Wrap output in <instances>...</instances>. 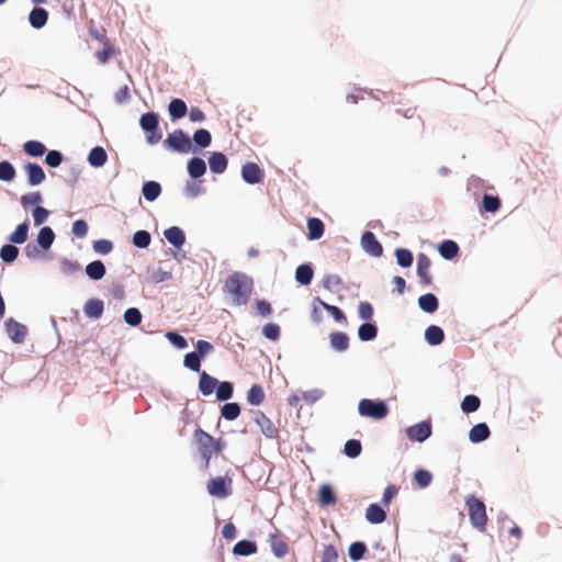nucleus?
<instances>
[{"label": "nucleus", "instance_id": "1", "mask_svg": "<svg viewBox=\"0 0 562 562\" xmlns=\"http://www.w3.org/2000/svg\"><path fill=\"white\" fill-rule=\"evenodd\" d=\"M223 291L232 297L235 305H246L254 291V281L246 273L236 271L227 277Z\"/></svg>", "mask_w": 562, "mask_h": 562}, {"label": "nucleus", "instance_id": "2", "mask_svg": "<svg viewBox=\"0 0 562 562\" xmlns=\"http://www.w3.org/2000/svg\"><path fill=\"white\" fill-rule=\"evenodd\" d=\"M193 438L196 443L198 452L204 461V467L209 468L212 456L221 453L225 443L221 439H215L201 428L194 430Z\"/></svg>", "mask_w": 562, "mask_h": 562}, {"label": "nucleus", "instance_id": "3", "mask_svg": "<svg viewBox=\"0 0 562 562\" xmlns=\"http://www.w3.org/2000/svg\"><path fill=\"white\" fill-rule=\"evenodd\" d=\"M465 504L468 506L469 517L472 525L484 530L487 522L484 503L474 495H470L467 497Z\"/></svg>", "mask_w": 562, "mask_h": 562}, {"label": "nucleus", "instance_id": "4", "mask_svg": "<svg viewBox=\"0 0 562 562\" xmlns=\"http://www.w3.org/2000/svg\"><path fill=\"white\" fill-rule=\"evenodd\" d=\"M358 412L361 416L383 419L389 414V407L383 401L363 398L359 402Z\"/></svg>", "mask_w": 562, "mask_h": 562}, {"label": "nucleus", "instance_id": "5", "mask_svg": "<svg viewBox=\"0 0 562 562\" xmlns=\"http://www.w3.org/2000/svg\"><path fill=\"white\" fill-rule=\"evenodd\" d=\"M140 127L148 133L147 142L156 144L161 139V133L158 128V115L155 112H147L140 116Z\"/></svg>", "mask_w": 562, "mask_h": 562}, {"label": "nucleus", "instance_id": "6", "mask_svg": "<svg viewBox=\"0 0 562 562\" xmlns=\"http://www.w3.org/2000/svg\"><path fill=\"white\" fill-rule=\"evenodd\" d=\"M164 145L178 153H189L192 148L191 139L189 136L181 130L175 131L169 134L168 137L164 140Z\"/></svg>", "mask_w": 562, "mask_h": 562}, {"label": "nucleus", "instance_id": "7", "mask_svg": "<svg viewBox=\"0 0 562 562\" xmlns=\"http://www.w3.org/2000/svg\"><path fill=\"white\" fill-rule=\"evenodd\" d=\"M207 492L218 498L229 496L232 494V479L223 476L211 479L207 483Z\"/></svg>", "mask_w": 562, "mask_h": 562}, {"label": "nucleus", "instance_id": "8", "mask_svg": "<svg viewBox=\"0 0 562 562\" xmlns=\"http://www.w3.org/2000/svg\"><path fill=\"white\" fill-rule=\"evenodd\" d=\"M254 420L260 427L261 432L269 439H276L279 436V429L273 422L261 411L254 413Z\"/></svg>", "mask_w": 562, "mask_h": 562}, {"label": "nucleus", "instance_id": "9", "mask_svg": "<svg viewBox=\"0 0 562 562\" xmlns=\"http://www.w3.org/2000/svg\"><path fill=\"white\" fill-rule=\"evenodd\" d=\"M243 180L249 184L260 183L265 178L263 170L255 162H246L241 167Z\"/></svg>", "mask_w": 562, "mask_h": 562}, {"label": "nucleus", "instance_id": "10", "mask_svg": "<svg viewBox=\"0 0 562 562\" xmlns=\"http://www.w3.org/2000/svg\"><path fill=\"white\" fill-rule=\"evenodd\" d=\"M406 435L412 441L423 442L431 435L430 424L422 422L406 429Z\"/></svg>", "mask_w": 562, "mask_h": 562}, {"label": "nucleus", "instance_id": "11", "mask_svg": "<svg viewBox=\"0 0 562 562\" xmlns=\"http://www.w3.org/2000/svg\"><path fill=\"white\" fill-rule=\"evenodd\" d=\"M5 330L10 339L16 344L22 342L27 334L26 327L13 318L5 322Z\"/></svg>", "mask_w": 562, "mask_h": 562}, {"label": "nucleus", "instance_id": "12", "mask_svg": "<svg viewBox=\"0 0 562 562\" xmlns=\"http://www.w3.org/2000/svg\"><path fill=\"white\" fill-rule=\"evenodd\" d=\"M362 248L370 255L374 257H380L383 252V247L380 241L375 238L374 234L370 231H367L362 234L361 237Z\"/></svg>", "mask_w": 562, "mask_h": 562}, {"label": "nucleus", "instance_id": "13", "mask_svg": "<svg viewBox=\"0 0 562 562\" xmlns=\"http://www.w3.org/2000/svg\"><path fill=\"white\" fill-rule=\"evenodd\" d=\"M430 267V259L425 254H419L417 257V274L424 285H430L432 282Z\"/></svg>", "mask_w": 562, "mask_h": 562}, {"label": "nucleus", "instance_id": "14", "mask_svg": "<svg viewBox=\"0 0 562 562\" xmlns=\"http://www.w3.org/2000/svg\"><path fill=\"white\" fill-rule=\"evenodd\" d=\"M23 168L27 176L29 184L38 186L45 180V172L38 164L27 162Z\"/></svg>", "mask_w": 562, "mask_h": 562}, {"label": "nucleus", "instance_id": "15", "mask_svg": "<svg viewBox=\"0 0 562 562\" xmlns=\"http://www.w3.org/2000/svg\"><path fill=\"white\" fill-rule=\"evenodd\" d=\"M269 543L277 558L284 557L289 551L286 542L280 537L279 532L269 535Z\"/></svg>", "mask_w": 562, "mask_h": 562}, {"label": "nucleus", "instance_id": "16", "mask_svg": "<svg viewBox=\"0 0 562 562\" xmlns=\"http://www.w3.org/2000/svg\"><path fill=\"white\" fill-rule=\"evenodd\" d=\"M217 384L218 381L205 371L200 374L199 390L204 396L211 395L216 389Z\"/></svg>", "mask_w": 562, "mask_h": 562}, {"label": "nucleus", "instance_id": "17", "mask_svg": "<svg viewBox=\"0 0 562 562\" xmlns=\"http://www.w3.org/2000/svg\"><path fill=\"white\" fill-rule=\"evenodd\" d=\"M104 305L100 299H90L86 302L83 311L90 318H100L103 314Z\"/></svg>", "mask_w": 562, "mask_h": 562}, {"label": "nucleus", "instance_id": "18", "mask_svg": "<svg viewBox=\"0 0 562 562\" xmlns=\"http://www.w3.org/2000/svg\"><path fill=\"white\" fill-rule=\"evenodd\" d=\"M164 235H165V238L171 244L173 245L176 248H180L182 247V245L184 244L186 241V236H184V233L182 232V229H180L179 227L177 226H172V227H169L167 228L165 232H164Z\"/></svg>", "mask_w": 562, "mask_h": 562}, {"label": "nucleus", "instance_id": "19", "mask_svg": "<svg viewBox=\"0 0 562 562\" xmlns=\"http://www.w3.org/2000/svg\"><path fill=\"white\" fill-rule=\"evenodd\" d=\"M48 20V13L43 8H34L29 14L30 24L34 29H42Z\"/></svg>", "mask_w": 562, "mask_h": 562}, {"label": "nucleus", "instance_id": "20", "mask_svg": "<svg viewBox=\"0 0 562 562\" xmlns=\"http://www.w3.org/2000/svg\"><path fill=\"white\" fill-rule=\"evenodd\" d=\"M210 169L214 173H223L227 168V158L223 153H213L209 158Z\"/></svg>", "mask_w": 562, "mask_h": 562}, {"label": "nucleus", "instance_id": "21", "mask_svg": "<svg viewBox=\"0 0 562 562\" xmlns=\"http://www.w3.org/2000/svg\"><path fill=\"white\" fill-rule=\"evenodd\" d=\"M490 434L491 432H490V428L487 427V425L484 423H480V424L474 425L471 428V430L469 432V439L475 443L482 442L490 437Z\"/></svg>", "mask_w": 562, "mask_h": 562}, {"label": "nucleus", "instance_id": "22", "mask_svg": "<svg viewBox=\"0 0 562 562\" xmlns=\"http://www.w3.org/2000/svg\"><path fill=\"white\" fill-rule=\"evenodd\" d=\"M366 518L371 524H381L386 518L385 510L378 504H371L366 510Z\"/></svg>", "mask_w": 562, "mask_h": 562}, {"label": "nucleus", "instance_id": "23", "mask_svg": "<svg viewBox=\"0 0 562 562\" xmlns=\"http://www.w3.org/2000/svg\"><path fill=\"white\" fill-rule=\"evenodd\" d=\"M307 237L311 240L319 239L324 235L325 226L324 223L316 217H311L307 220Z\"/></svg>", "mask_w": 562, "mask_h": 562}, {"label": "nucleus", "instance_id": "24", "mask_svg": "<svg viewBox=\"0 0 562 562\" xmlns=\"http://www.w3.org/2000/svg\"><path fill=\"white\" fill-rule=\"evenodd\" d=\"M106 151L101 146L93 147L88 155L89 164L95 168L102 167L106 162Z\"/></svg>", "mask_w": 562, "mask_h": 562}, {"label": "nucleus", "instance_id": "25", "mask_svg": "<svg viewBox=\"0 0 562 562\" xmlns=\"http://www.w3.org/2000/svg\"><path fill=\"white\" fill-rule=\"evenodd\" d=\"M168 111L169 115L175 121L182 119L187 114L188 108L183 100L172 99L169 103Z\"/></svg>", "mask_w": 562, "mask_h": 562}, {"label": "nucleus", "instance_id": "26", "mask_svg": "<svg viewBox=\"0 0 562 562\" xmlns=\"http://www.w3.org/2000/svg\"><path fill=\"white\" fill-rule=\"evenodd\" d=\"M206 171L205 161L202 158L194 157L188 162V172L193 179L202 177Z\"/></svg>", "mask_w": 562, "mask_h": 562}, {"label": "nucleus", "instance_id": "27", "mask_svg": "<svg viewBox=\"0 0 562 562\" xmlns=\"http://www.w3.org/2000/svg\"><path fill=\"white\" fill-rule=\"evenodd\" d=\"M329 339H330V346L336 351H340L341 352V351L347 350L348 347H349V338L342 331L331 333L330 336H329Z\"/></svg>", "mask_w": 562, "mask_h": 562}, {"label": "nucleus", "instance_id": "28", "mask_svg": "<svg viewBox=\"0 0 562 562\" xmlns=\"http://www.w3.org/2000/svg\"><path fill=\"white\" fill-rule=\"evenodd\" d=\"M425 339L427 340V342L429 345H432V346L439 345L445 339L443 330L439 326L430 325L425 330Z\"/></svg>", "mask_w": 562, "mask_h": 562}, {"label": "nucleus", "instance_id": "29", "mask_svg": "<svg viewBox=\"0 0 562 562\" xmlns=\"http://www.w3.org/2000/svg\"><path fill=\"white\" fill-rule=\"evenodd\" d=\"M419 307L426 313H434L438 308V299L432 293H427L418 299Z\"/></svg>", "mask_w": 562, "mask_h": 562}, {"label": "nucleus", "instance_id": "30", "mask_svg": "<svg viewBox=\"0 0 562 562\" xmlns=\"http://www.w3.org/2000/svg\"><path fill=\"white\" fill-rule=\"evenodd\" d=\"M105 266L102 261L95 260L87 265L86 273L92 280H100L105 276Z\"/></svg>", "mask_w": 562, "mask_h": 562}, {"label": "nucleus", "instance_id": "31", "mask_svg": "<svg viewBox=\"0 0 562 562\" xmlns=\"http://www.w3.org/2000/svg\"><path fill=\"white\" fill-rule=\"evenodd\" d=\"M257 552V546L255 542L249 540H240L238 541L234 548L233 553L235 555H250Z\"/></svg>", "mask_w": 562, "mask_h": 562}, {"label": "nucleus", "instance_id": "32", "mask_svg": "<svg viewBox=\"0 0 562 562\" xmlns=\"http://www.w3.org/2000/svg\"><path fill=\"white\" fill-rule=\"evenodd\" d=\"M336 501L337 499L335 493L329 485L324 484L319 487L318 502L321 503L322 506L335 505Z\"/></svg>", "mask_w": 562, "mask_h": 562}, {"label": "nucleus", "instance_id": "33", "mask_svg": "<svg viewBox=\"0 0 562 562\" xmlns=\"http://www.w3.org/2000/svg\"><path fill=\"white\" fill-rule=\"evenodd\" d=\"M313 269L310 265H301L296 268L295 279L302 285H308L313 279Z\"/></svg>", "mask_w": 562, "mask_h": 562}, {"label": "nucleus", "instance_id": "34", "mask_svg": "<svg viewBox=\"0 0 562 562\" xmlns=\"http://www.w3.org/2000/svg\"><path fill=\"white\" fill-rule=\"evenodd\" d=\"M55 234L48 226L42 227L37 235V243L44 249H48L54 243Z\"/></svg>", "mask_w": 562, "mask_h": 562}, {"label": "nucleus", "instance_id": "35", "mask_svg": "<svg viewBox=\"0 0 562 562\" xmlns=\"http://www.w3.org/2000/svg\"><path fill=\"white\" fill-rule=\"evenodd\" d=\"M23 150L31 157H41L45 154L46 147L38 140H27L23 145Z\"/></svg>", "mask_w": 562, "mask_h": 562}, {"label": "nucleus", "instance_id": "36", "mask_svg": "<svg viewBox=\"0 0 562 562\" xmlns=\"http://www.w3.org/2000/svg\"><path fill=\"white\" fill-rule=\"evenodd\" d=\"M29 223L19 224L14 232L10 235L9 240L13 244H23L27 239Z\"/></svg>", "mask_w": 562, "mask_h": 562}, {"label": "nucleus", "instance_id": "37", "mask_svg": "<svg viewBox=\"0 0 562 562\" xmlns=\"http://www.w3.org/2000/svg\"><path fill=\"white\" fill-rule=\"evenodd\" d=\"M143 195L147 201L156 200L161 193V187L156 181H148L143 186Z\"/></svg>", "mask_w": 562, "mask_h": 562}, {"label": "nucleus", "instance_id": "38", "mask_svg": "<svg viewBox=\"0 0 562 562\" xmlns=\"http://www.w3.org/2000/svg\"><path fill=\"white\" fill-rule=\"evenodd\" d=\"M459 251V246L453 240H445L439 246V252L440 255L448 260L453 259Z\"/></svg>", "mask_w": 562, "mask_h": 562}, {"label": "nucleus", "instance_id": "39", "mask_svg": "<svg viewBox=\"0 0 562 562\" xmlns=\"http://www.w3.org/2000/svg\"><path fill=\"white\" fill-rule=\"evenodd\" d=\"M247 401L251 405H260L265 401V392L261 385L254 384L247 393Z\"/></svg>", "mask_w": 562, "mask_h": 562}, {"label": "nucleus", "instance_id": "40", "mask_svg": "<svg viewBox=\"0 0 562 562\" xmlns=\"http://www.w3.org/2000/svg\"><path fill=\"white\" fill-rule=\"evenodd\" d=\"M378 335V328L371 323L362 324L358 329V336L363 341L372 340Z\"/></svg>", "mask_w": 562, "mask_h": 562}, {"label": "nucleus", "instance_id": "41", "mask_svg": "<svg viewBox=\"0 0 562 562\" xmlns=\"http://www.w3.org/2000/svg\"><path fill=\"white\" fill-rule=\"evenodd\" d=\"M366 552L367 546L360 541L352 542L348 549L349 558L355 562L360 561L364 557Z\"/></svg>", "mask_w": 562, "mask_h": 562}, {"label": "nucleus", "instance_id": "42", "mask_svg": "<svg viewBox=\"0 0 562 562\" xmlns=\"http://www.w3.org/2000/svg\"><path fill=\"white\" fill-rule=\"evenodd\" d=\"M221 414L225 419L234 420L240 414V406L237 403H226L222 406Z\"/></svg>", "mask_w": 562, "mask_h": 562}, {"label": "nucleus", "instance_id": "43", "mask_svg": "<svg viewBox=\"0 0 562 562\" xmlns=\"http://www.w3.org/2000/svg\"><path fill=\"white\" fill-rule=\"evenodd\" d=\"M480 404L481 401L476 395H467L461 403V408L464 413L469 414L477 411Z\"/></svg>", "mask_w": 562, "mask_h": 562}, {"label": "nucleus", "instance_id": "44", "mask_svg": "<svg viewBox=\"0 0 562 562\" xmlns=\"http://www.w3.org/2000/svg\"><path fill=\"white\" fill-rule=\"evenodd\" d=\"M362 451L361 442L357 439H350L345 443L344 452L349 458H357Z\"/></svg>", "mask_w": 562, "mask_h": 562}, {"label": "nucleus", "instance_id": "45", "mask_svg": "<svg viewBox=\"0 0 562 562\" xmlns=\"http://www.w3.org/2000/svg\"><path fill=\"white\" fill-rule=\"evenodd\" d=\"M397 263L403 268H408L413 263V254L405 248H398L395 251Z\"/></svg>", "mask_w": 562, "mask_h": 562}, {"label": "nucleus", "instance_id": "46", "mask_svg": "<svg viewBox=\"0 0 562 562\" xmlns=\"http://www.w3.org/2000/svg\"><path fill=\"white\" fill-rule=\"evenodd\" d=\"M233 396V384L231 382H221L216 386V397L220 401H227Z\"/></svg>", "mask_w": 562, "mask_h": 562}, {"label": "nucleus", "instance_id": "47", "mask_svg": "<svg viewBox=\"0 0 562 562\" xmlns=\"http://www.w3.org/2000/svg\"><path fill=\"white\" fill-rule=\"evenodd\" d=\"M15 178L13 165L7 160L0 161V180L12 181Z\"/></svg>", "mask_w": 562, "mask_h": 562}, {"label": "nucleus", "instance_id": "48", "mask_svg": "<svg viewBox=\"0 0 562 562\" xmlns=\"http://www.w3.org/2000/svg\"><path fill=\"white\" fill-rule=\"evenodd\" d=\"M193 140L198 146L205 148L211 144L212 136L207 130L201 128L193 134Z\"/></svg>", "mask_w": 562, "mask_h": 562}, {"label": "nucleus", "instance_id": "49", "mask_svg": "<svg viewBox=\"0 0 562 562\" xmlns=\"http://www.w3.org/2000/svg\"><path fill=\"white\" fill-rule=\"evenodd\" d=\"M414 480L419 487L424 488V487H427L431 483L432 475L429 471H427L425 469H418L414 473Z\"/></svg>", "mask_w": 562, "mask_h": 562}, {"label": "nucleus", "instance_id": "50", "mask_svg": "<svg viewBox=\"0 0 562 562\" xmlns=\"http://www.w3.org/2000/svg\"><path fill=\"white\" fill-rule=\"evenodd\" d=\"M151 240L150 234L147 231H137L133 236V244L138 248H146Z\"/></svg>", "mask_w": 562, "mask_h": 562}, {"label": "nucleus", "instance_id": "51", "mask_svg": "<svg viewBox=\"0 0 562 562\" xmlns=\"http://www.w3.org/2000/svg\"><path fill=\"white\" fill-rule=\"evenodd\" d=\"M19 255V249L13 245H4L0 249V258L4 262H12L16 259Z\"/></svg>", "mask_w": 562, "mask_h": 562}, {"label": "nucleus", "instance_id": "52", "mask_svg": "<svg viewBox=\"0 0 562 562\" xmlns=\"http://www.w3.org/2000/svg\"><path fill=\"white\" fill-rule=\"evenodd\" d=\"M501 207V200L498 196L485 194L483 196V209L486 212L494 213Z\"/></svg>", "mask_w": 562, "mask_h": 562}, {"label": "nucleus", "instance_id": "53", "mask_svg": "<svg viewBox=\"0 0 562 562\" xmlns=\"http://www.w3.org/2000/svg\"><path fill=\"white\" fill-rule=\"evenodd\" d=\"M183 363L192 371L199 372L201 368V358L196 352H189L184 356Z\"/></svg>", "mask_w": 562, "mask_h": 562}, {"label": "nucleus", "instance_id": "54", "mask_svg": "<svg viewBox=\"0 0 562 562\" xmlns=\"http://www.w3.org/2000/svg\"><path fill=\"white\" fill-rule=\"evenodd\" d=\"M124 321L131 326H137L142 322V314L138 308L130 307L124 313Z\"/></svg>", "mask_w": 562, "mask_h": 562}, {"label": "nucleus", "instance_id": "55", "mask_svg": "<svg viewBox=\"0 0 562 562\" xmlns=\"http://www.w3.org/2000/svg\"><path fill=\"white\" fill-rule=\"evenodd\" d=\"M20 202L24 209H27L31 205H37L42 202V194L40 192L23 194L20 199Z\"/></svg>", "mask_w": 562, "mask_h": 562}, {"label": "nucleus", "instance_id": "56", "mask_svg": "<svg viewBox=\"0 0 562 562\" xmlns=\"http://www.w3.org/2000/svg\"><path fill=\"white\" fill-rule=\"evenodd\" d=\"M262 334L270 340H277L280 337V327L277 324L269 323L262 327Z\"/></svg>", "mask_w": 562, "mask_h": 562}, {"label": "nucleus", "instance_id": "57", "mask_svg": "<svg viewBox=\"0 0 562 562\" xmlns=\"http://www.w3.org/2000/svg\"><path fill=\"white\" fill-rule=\"evenodd\" d=\"M321 304L335 318V321L339 323H346L347 318L339 307L329 305L325 302H321Z\"/></svg>", "mask_w": 562, "mask_h": 562}, {"label": "nucleus", "instance_id": "58", "mask_svg": "<svg viewBox=\"0 0 562 562\" xmlns=\"http://www.w3.org/2000/svg\"><path fill=\"white\" fill-rule=\"evenodd\" d=\"M113 249L112 241L108 239H99L93 243V250L101 255H108Z\"/></svg>", "mask_w": 562, "mask_h": 562}, {"label": "nucleus", "instance_id": "59", "mask_svg": "<svg viewBox=\"0 0 562 562\" xmlns=\"http://www.w3.org/2000/svg\"><path fill=\"white\" fill-rule=\"evenodd\" d=\"M358 315L361 319L370 321L373 316V307L369 302H361L358 306Z\"/></svg>", "mask_w": 562, "mask_h": 562}, {"label": "nucleus", "instance_id": "60", "mask_svg": "<svg viewBox=\"0 0 562 562\" xmlns=\"http://www.w3.org/2000/svg\"><path fill=\"white\" fill-rule=\"evenodd\" d=\"M167 339L177 348L184 349L188 347L187 340L179 334L169 331L166 335Z\"/></svg>", "mask_w": 562, "mask_h": 562}, {"label": "nucleus", "instance_id": "61", "mask_svg": "<svg viewBox=\"0 0 562 562\" xmlns=\"http://www.w3.org/2000/svg\"><path fill=\"white\" fill-rule=\"evenodd\" d=\"M63 161V155L58 150H49L45 157V162L49 167H58Z\"/></svg>", "mask_w": 562, "mask_h": 562}, {"label": "nucleus", "instance_id": "62", "mask_svg": "<svg viewBox=\"0 0 562 562\" xmlns=\"http://www.w3.org/2000/svg\"><path fill=\"white\" fill-rule=\"evenodd\" d=\"M48 215H49V212L45 207L37 205L33 211L34 224L35 225L43 224L44 222H46Z\"/></svg>", "mask_w": 562, "mask_h": 562}, {"label": "nucleus", "instance_id": "63", "mask_svg": "<svg viewBox=\"0 0 562 562\" xmlns=\"http://www.w3.org/2000/svg\"><path fill=\"white\" fill-rule=\"evenodd\" d=\"M88 233V225L83 220H77L72 224V234L79 238H83Z\"/></svg>", "mask_w": 562, "mask_h": 562}, {"label": "nucleus", "instance_id": "64", "mask_svg": "<svg viewBox=\"0 0 562 562\" xmlns=\"http://www.w3.org/2000/svg\"><path fill=\"white\" fill-rule=\"evenodd\" d=\"M337 550L334 546H326L323 550L322 562H337Z\"/></svg>", "mask_w": 562, "mask_h": 562}]
</instances>
